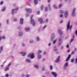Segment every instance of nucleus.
Listing matches in <instances>:
<instances>
[{
	"instance_id": "nucleus-1",
	"label": "nucleus",
	"mask_w": 77,
	"mask_h": 77,
	"mask_svg": "<svg viewBox=\"0 0 77 77\" xmlns=\"http://www.w3.org/2000/svg\"><path fill=\"white\" fill-rule=\"evenodd\" d=\"M72 26L71 25L70 26V22H68L67 25V30H69L70 29V30H71V29H72Z\"/></svg>"
},
{
	"instance_id": "nucleus-2",
	"label": "nucleus",
	"mask_w": 77,
	"mask_h": 77,
	"mask_svg": "<svg viewBox=\"0 0 77 77\" xmlns=\"http://www.w3.org/2000/svg\"><path fill=\"white\" fill-rule=\"evenodd\" d=\"M28 57H30L31 59H33L35 57V55H34V54L32 53V54H29L28 56Z\"/></svg>"
},
{
	"instance_id": "nucleus-3",
	"label": "nucleus",
	"mask_w": 77,
	"mask_h": 77,
	"mask_svg": "<svg viewBox=\"0 0 77 77\" xmlns=\"http://www.w3.org/2000/svg\"><path fill=\"white\" fill-rule=\"evenodd\" d=\"M31 24H32V25L34 26L35 25V22L34 20L31 19Z\"/></svg>"
},
{
	"instance_id": "nucleus-4",
	"label": "nucleus",
	"mask_w": 77,
	"mask_h": 77,
	"mask_svg": "<svg viewBox=\"0 0 77 77\" xmlns=\"http://www.w3.org/2000/svg\"><path fill=\"white\" fill-rule=\"evenodd\" d=\"M26 12H27L28 13H30L32 12V9L30 8H28L25 9Z\"/></svg>"
},
{
	"instance_id": "nucleus-5",
	"label": "nucleus",
	"mask_w": 77,
	"mask_h": 77,
	"mask_svg": "<svg viewBox=\"0 0 77 77\" xmlns=\"http://www.w3.org/2000/svg\"><path fill=\"white\" fill-rule=\"evenodd\" d=\"M68 13H69V12L68 11H66L65 12V17L66 18H67L68 17Z\"/></svg>"
},
{
	"instance_id": "nucleus-6",
	"label": "nucleus",
	"mask_w": 77,
	"mask_h": 77,
	"mask_svg": "<svg viewBox=\"0 0 77 77\" xmlns=\"http://www.w3.org/2000/svg\"><path fill=\"white\" fill-rule=\"evenodd\" d=\"M59 43L58 44V47H60V45H61V44H62V38H60L59 39Z\"/></svg>"
},
{
	"instance_id": "nucleus-7",
	"label": "nucleus",
	"mask_w": 77,
	"mask_h": 77,
	"mask_svg": "<svg viewBox=\"0 0 77 77\" xmlns=\"http://www.w3.org/2000/svg\"><path fill=\"white\" fill-rule=\"evenodd\" d=\"M38 21L40 22L41 24H42L43 23V19L42 18H38Z\"/></svg>"
},
{
	"instance_id": "nucleus-8",
	"label": "nucleus",
	"mask_w": 77,
	"mask_h": 77,
	"mask_svg": "<svg viewBox=\"0 0 77 77\" xmlns=\"http://www.w3.org/2000/svg\"><path fill=\"white\" fill-rule=\"evenodd\" d=\"M75 11H76V9L75 8H74L72 13V17H74L75 15Z\"/></svg>"
},
{
	"instance_id": "nucleus-9",
	"label": "nucleus",
	"mask_w": 77,
	"mask_h": 77,
	"mask_svg": "<svg viewBox=\"0 0 77 77\" xmlns=\"http://www.w3.org/2000/svg\"><path fill=\"white\" fill-rule=\"evenodd\" d=\"M54 33H52V34L51 39V41H53V39H54Z\"/></svg>"
},
{
	"instance_id": "nucleus-10",
	"label": "nucleus",
	"mask_w": 77,
	"mask_h": 77,
	"mask_svg": "<svg viewBox=\"0 0 77 77\" xmlns=\"http://www.w3.org/2000/svg\"><path fill=\"white\" fill-rule=\"evenodd\" d=\"M18 8L17 7V8L16 9H13L11 11V14H14V11H15V10H18Z\"/></svg>"
},
{
	"instance_id": "nucleus-11",
	"label": "nucleus",
	"mask_w": 77,
	"mask_h": 77,
	"mask_svg": "<svg viewBox=\"0 0 77 77\" xmlns=\"http://www.w3.org/2000/svg\"><path fill=\"white\" fill-rule=\"evenodd\" d=\"M71 57V54H70L69 55L66 60V62H67V61H68L69 60V59H70V57Z\"/></svg>"
},
{
	"instance_id": "nucleus-12",
	"label": "nucleus",
	"mask_w": 77,
	"mask_h": 77,
	"mask_svg": "<svg viewBox=\"0 0 77 77\" xmlns=\"http://www.w3.org/2000/svg\"><path fill=\"white\" fill-rule=\"evenodd\" d=\"M51 73L52 74V75H54V77H57V74L56 73V72H52Z\"/></svg>"
},
{
	"instance_id": "nucleus-13",
	"label": "nucleus",
	"mask_w": 77,
	"mask_h": 77,
	"mask_svg": "<svg viewBox=\"0 0 77 77\" xmlns=\"http://www.w3.org/2000/svg\"><path fill=\"white\" fill-rule=\"evenodd\" d=\"M60 56H58L57 58V59L55 60V62H59V61H60Z\"/></svg>"
},
{
	"instance_id": "nucleus-14",
	"label": "nucleus",
	"mask_w": 77,
	"mask_h": 77,
	"mask_svg": "<svg viewBox=\"0 0 77 77\" xmlns=\"http://www.w3.org/2000/svg\"><path fill=\"white\" fill-rule=\"evenodd\" d=\"M58 32L60 35H63V32H62L60 30H58Z\"/></svg>"
},
{
	"instance_id": "nucleus-15",
	"label": "nucleus",
	"mask_w": 77,
	"mask_h": 77,
	"mask_svg": "<svg viewBox=\"0 0 77 77\" xmlns=\"http://www.w3.org/2000/svg\"><path fill=\"white\" fill-rule=\"evenodd\" d=\"M20 24H23V21L24 20L22 18H20Z\"/></svg>"
},
{
	"instance_id": "nucleus-16",
	"label": "nucleus",
	"mask_w": 77,
	"mask_h": 77,
	"mask_svg": "<svg viewBox=\"0 0 77 77\" xmlns=\"http://www.w3.org/2000/svg\"><path fill=\"white\" fill-rule=\"evenodd\" d=\"M68 62H66L64 68H66V67H68Z\"/></svg>"
},
{
	"instance_id": "nucleus-17",
	"label": "nucleus",
	"mask_w": 77,
	"mask_h": 77,
	"mask_svg": "<svg viewBox=\"0 0 77 77\" xmlns=\"http://www.w3.org/2000/svg\"><path fill=\"white\" fill-rule=\"evenodd\" d=\"M22 53H23L22 54L23 56H26V53L25 52H21L20 53V54H22Z\"/></svg>"
},
{
	"instance_id": "nucleus-18",
	"label": "nucleus",
	"mask_w": 77,
	"mask_h": 77,
	"mask_svg": "<svg viewBox=\"0 0 77 77\" xmlns=\"http://www.w3.org/2000/svg\"><path fill=\"white\" fill-rule=\"evenodd\" d=\"M23 33L22 32H20L19 34V36H21L23 35Z\"/></svg>"
},
{
	"instance_id": "nucleus-19",
	"label": "nucleus",
	"mask_w": 77,
	"mask_h": 77,
	"mask_svg": "<svg viewBox=\"0 0 77 77\" xmlns=\"http://www.w3.org/2000/svg\"><path fill=\"white\" fill-rule=\"evenodd\" d=\"M38 59H40L41 57H42L41 56V55L38 54Z\"/></svg>"
},
{
	"instance_id": "nucleus-20",
	"label": "nucleus",
	"mask_w": 77,
	"mask_h": 77,
	"mask_svg": "<svg viewBox=\"0 0 77 77\" xmlns=\"http://www.w3.org/2000/svg\"><path fill=\"white\" fill-rule=\"evenodd\" d=\"M25 30L27 32H28V31H29L30 30V28H25Z\"/></svg>"
},
{
	"instance_id": "nucleus-21",
	"label": "nucleus",
	"mask_w": 77,
	"mask_h": 77,
	"mask_svg": "<svg viewBox=\"0 0 77 77\" xmlns=\"http://www.w3.org/2000/svg\"><path fill=\"white\" fill-rule=\"evenodd\" d=\"M42 53V51L41 50H38V53L37 54V55H39L40 53Z\"/></svg>"
},
{
	"instance_id": "nucleus-22",
	"label": "nucleus",
	"mask_w": 77,
	"mask_h": 77,
	"mask_svg": "<svg viewBox=\"0 0 77 77\" xmlns=\"http://www.w3.org/2000/svg\"><path fill=\"white\" fill-rule=\"evenodd\" d=\"M9 69V67H6L5 68V71H8Z\"/></svg>"
},
{
	"instance_id": "nucleus-23",
	"label": "nucleus",
	"mask_w": 77,
	"mask_h": 77,
	"mask_svg": "<svg viewBox=\"0 0 77 77\" xmlns=\"http://www.w3.org/2000/svg\"><path fill=\"white\" fill-rule=\"evenodd\" d=\"M34 2L35 5H37L38 3V1L37 0H34Z\"/></svg>"
},
{
	"instance_id": "nucleus-24",
	"label": "nucleus",
	"mask_w": 77,
	"mask_h": 77,
	"mask_svg": "<svg viewBox=\"0 0 77 77\" xmlns=\"http://www.w3.org/2000/svg\"><path fill=\"white\" fill-rule=\"evenodd\" d=\"M34 67L35 68H36L37 69L39 68V66H38L36 65H34Z\"/></svg>"
},
{
	"instance_id": "nucleus-25",
	"label": "nucleus",
	"mask_w": 77,
	"mask_h": 77,
	"mask_svg": "<svg viewBox=\"0 0 77 77\" xmlns=\"http://www.w3.org/2000/svg\"><path fill=\"white\" fill-rule=\"evenodd\" d=\"M26 62H30L31 61H30V60L29 59H27L26 60Z\"/></svg>"
},
{
	"instance_id": "nucleus-26",
	"label": "nucleus",
	"mask_w": 77,
	"mask_h": 77,
	"mask_svg": "<svg viewBox=\"0 0 77 77\" xmlns=\"http://www.w3.org/2000/svg\"><path fill=\"white\" fill-rule=\"evenodd\" d=\"M63 13H64V11L63 10H60V14H63Z\"/></svg>"
},
{
	"instance_id": "nucleus-27",
	"label": "nucleus",
	"mask_w": 77,
	"mask_h": 77,
	"mask_svg": "<svg viewBox=\"0 0 77 77\" xmlns=\"http://www.w3.org/2000/svg\"><path fill=\"white\" fill-rule=\"evenodd\" d=\"M5 9H6L5 7L3 8L2 9V11H5Z\"/></svg>"
},
{
	"instance_id": "nucleus-28",
	"label": "nucleus",
	"mask_w": 77,
	"mask_h": 77,
	"mask_svg": "<svg viewBox=\"0 0 77 77\" xmlns=\"http://www.w3.org/2000/svg\"><path fill=\"white\" fill-rule=\"evenodd\" d=\"M36 40L37 41H39V40H40L39 39V38L38 37H37V38Z\"/></svg>"
},
{
	"instance_id": "nucleus-29",
	"label": "nucleus",
	"mask_w": 77,
	"mask_h": 77,
	"mask_svg": "<svg viewBox=\"0 0 77 77\" xmlns=\"http://www.w3.org/2000/svg\"><path fill=\"white\" fill-rule=\"evenodd\" d=\"M50 69L51 70H52V69H53V66H50Z\"/></svg>"
},
{
	"instance_id": "nucleus-30",
	"label": "nucleus",
	"mask_w": 77,
	"mask_h": 77,
	"mask_svg": "<svg viewBox=\"0 0 77 77\" xmlns=\"http://www.w3.org/2000/svg\"><path fill=\"white\" fill-rule=\"evenodd\" d=\"M47 11H48V8H47V7H46L45 8V11L47 12Z\"/></svg>"
},
{
	"instance_id": "nucleus-31",
	"label": "nucleus",
	"mask_w": 77,
	"mask_h": 77,
	"mask_svg": "<svg viewBox=\"0 0 77 77\" xmlns=\"http://www.w3.org/2000/svg\"><path fill=\"white\" fill-rule=\"evenodd\" d=\"M53 7L55 8V9H57V7H56L55 5H54Z\"/></svg>"
},
{
	"instance_id": "nucleus-32",
	"label": "nucleus",
	"mask_w": 77,
	"mask_h": 77,
	"mask_svg": "<svg viewBox=\"0 0 77 77\" xmlns=\"http://www.w3.org/2000/svg\"><path fill=\"white\" fill-rule=\"evenodd\" d=\"M3 50V46H1L0 47V51H2Z\"/></svg>"
},
{
	"instance_id": "nucleus-33",
	"label": "nucleus",
	"mask_w": 77,
	"mask_h": 77,
	"mask_svg": "<svg viewBox=\"0 0 77 77\" xmlns=\"http://www.w3.org/2000/svg\"><path fill=\"white\" fill-rule=\"evenodd\" d=\"M56 41H57V39L55 40H54L53 42L54 44H55V43H56Z\"/></svg>"
},
{
	"instance_id": "nucleus-34",
	"label": "nucleus",
	"mask_w": 77,
	"mask_h": 77,
	"mask_svg": "<svg viewBox=\"0 0 77 77\" xmlns=\"http://www.w3.org/2000/svg\"><path fill=\"white\" fill-rule=\"evenodd\" d=\"M43 8H44V5H42L41 7V11H42V9H43Z\"/></svg>"
},
{
	"instance_id": "nucleus-35",
	"label": "nucleus",
	"mask_w": 77,
	"mask_h": 77,
	"mask_svg": "<svg viewBox=\"0 0 77 77\" xmlns=\"http://www.w3.org/2000/svg\"><path fill=\"white\" fill-rule=\"evenodd\" d=\"M63 14H61L60 15V18H62V17H63Z\"/></svg>"
},
{
	"instance_id": "nucleus-36",
	"label": "nucleus",
	"mask_w": 77,
	"mask_h": 77,
	"mask_svg": "<svg viewBox=\"0 0 77 77\" xmlns=\"http://www.w3.org/2000/svg\"><path fill=\"white\" fill-rule=\"evenodd\" d=\"M2 39H4L5 38V36H2Z\"/></svg>"
},
{
	"instance_id": "nucleus-37",
	"label": "nucleus",
	"mask_w": 77,
	"mask_h": 77,
	"mask_svg": "<svg viewBox=\"0 0 77 77\" xmlns=\"http://www.w3.org/2000/svg\"><path fill=\"white\" fill-rule=\"evenodd\" d=\"M74 58L71 60V62H74Z\"/></svg>"
},
{
	"instance_id": "nucleus-38",
	"label": "nucleus",
	"mask_w": 77,
	"mask_h": 77,
	"mask_svg": "<svg viewBox=\"0 0 77 77\" xmlns=\"http://www.w3.org/2000/svg\"><path fill=\"white\" fill-rule=\"evenodd\" d=\"M11 62L9 63V64L7 66L8 67H9V66H10V65H11Z\"/></svg>"
},
{
	"instance_id": "nucleus-39",
	"label": "nucleus",
	"mask_w": 77,
	"mask_h": 77,
	"mask_svg": "<svg viewBox=\"0 0 77 77\" xmlns=\"http://www.w3.org/2000/svg\"><path fill=\"white\" fill-rule=\"evenodd\" d=\"M33 41L32 40H31L30 41V44L33 43Z\"/></svg>"
},
{
	"instance_id": "nucleus-40",
	"label": "nucleus",
	"mask_w": 77,
	"mask_h": 77,
	"mask_svg": "<svg viewBox=\"0 0 77 77\" xmlns=\"http://www.w3.org/2000/svg\"><path fill=\"white\" fill-rule=\"evenodd\" d=\"M3 2L2 1L0 2V5H3Z\"/></svg>"
},
{
	"instance_id": "nucleus-41",
	"label": "nucleus",
	"mask_w": 77,
	"mask_h": 77,
	"mask_svg": "<svg viewBox=\"0 0 77 77\" xmlns=\"http://www.w3.org/2000/svg\"><path fill=\"white\" fill-rule=\"evenodd\" d=\"M18 29L19 30H20V29H21V26H19L18 28Z\"/></svg>"
},
{
	"instance_id": "nucleus-42",
	"label": "nucleus",
	"mask_w": 77,
	"mask_h": 77,
	"mask_svg": "<svg viewBox=\"0 0 77 77\" xmlns=\"http://www.w3.org/2000/svg\"><path fill=\"white\" fill-rule=\"evenodd\" d=\"M5 76L6 77H8L9 76V75H8V74H5Z\"/></svg>"
},
{
	"instance_id": "nucleus-43",
	"label": "nucleus",
	"mask_w": 77,
	"mask_h": 77,
	"mask_svg": "<svg viewBox=\"0 0 77 77\" xmlns=\"http://www.w3.org/2000/svg\"><path fill=\"white\" fill-rule=\"evenodd\" d=\"M61 7H62V4H60L59 6V8H60Z\"/></svg>"
},
{
	"instance_id": "nucleus-44",
	"label": "nucleus",
	"mask_w": 77,
	"mask_h": 77,
	"mask_svg": "<svg viewBox=\"0 0 77 77\" xmlns=\"http://www.w3.org/2000/svg\"><path fill=\"white\" fill-rule=\"evenodd\" d=\"M71 54L72 55V54H74V51H72L71 53Z\"/></svg>"
},
{
	"instance_id": "nucleus-45",
	"label": "nucleus",
	"mask_w": 77,
	"mask_h": 77,
	"mask_svg": "<svg viewBox=\"0 0 77 77\" xmlns=\"http://www.w3.org/2000/svg\"><path fill=\"white\" fill-rule=\"evenodd\" d=\"M37 15H39V14H40V12L39 11H38L37 12Z\"/></svg>"
},
{
	"instance_id": "nucleus-46",
	"label": "nucleus",
	"mask_w": 77,
	"mask_h": 77,
	"mask_svg": "<svg viewBox=\"0 0 77 77\" xmlns=\"http://www.w3.org/2000/svg\"><path fill=\"white\" fill-rule=\"evenodd\" d=\"M42 71H44L45 70V68H42Z\"/></svg>"
},
{
	"instance_id": "nucleus-47",
	"label": "nucleus",
	"mask_w": 77,
	"mask_h": 77,
	"mask_svg": "<svg viewBox=\"0 0 77 77\" xmlns=\"http://www.w3.org/2000/svg\"><path fill=\"white\" fill-rule=\"evenodd\" d=\"M47 27V26L46 25H45L44 26L43 28V29H45V27Z\"/></svg>"
},
{
	"instance_id": "nucleus-48",
	"label": "nucleus",
	"mask_w": 77,
	"mask_h": 77,
	"mask_svg": "<svg viewBox=\"0 0 77 77\" xmlns=\"http://www.w3.org/2000/svg\"><path fill=\"white\" fill-rule=\"evenodd\" d=\"M2 39V36H1V35H0V41H1Z\"/></svg>"
},
{
	"instance_id": "nucleus-49",
	"label": "nucleus",
	"mask_w": 77,
	"mask_h": 77,
	"mask_svg": "<svg viewBox=\"0 0 77 77\" xmlns=\"http://www.w3.org/2000/svg\"><path fill=\"white\" fill-rule=\"evenodd\" d=\"M8 22H9V20H6L7 24H8Z\"/></svg>"
},
{
	"instance_id": "nucleus-50",
	"label": "nucleus",
	"mask_w": 77,
	"mask_h": 77,
	"mask_svg": "<svg viewBox=\"0 0 77 77\" xmlns=\"http://www.w3.org/2000/svg\"><path fill=\"white\" fill-rule=\"evenodd\" d=\"M67 48H69V45L68 44L66 46Z\"/></svg>"
},
{
	"instance_id": "nucleus-51",
	"label": "nucleus",
	"mask_w": 77,
	"mask_h": 77,
	"mask_svg": "<svg viewBox=\"0 0 77 77\" xmlns=\"http://www.w3.org/2000/svg\"><path fill=\"white\" fill-rule=\"evenodd\" d=\"M63 46H61V50L63 49Z\"/></svg>"
},
{
	"instance_id": "nucleus-52",
	"label": "nucleus",
	"mask_w": 77,
	"mask_h": 77,
	"mask_svg": "<svg viewBox=\"0 0 77 77\" xmlns=\"http://www.w3.org/2000/svg\"><path fill=\"white\" fill-rule=\"evenodd\" d=\"M48 46H50V45H51V43H49V44H48Z\"/></svg>"
},
{
	"instance_id": "nucleus-53",
	"label": "nucleus",
	"mask_w": 77,
	"mask_h": 77,
	"mask_svg": "<svg viewBox=\"0 0 77 77\" xmlns=\"http://www.w3.org/2000/svg\"><path fill=\"white\" fill-rule=\"evenodd\" d=\"M25 45L24 44V43L22 44V46H23V47H24Z\"/></svg>"
},
{
	"instance_id": "nucleus-54",
	"label": "nucleus",
	"mask_w": 77,
	"mask_h": 77,
	"mask_svg": "<svg viewBox=\"0 0 77 77\" xmlns=\"http://www.w3.org/2000/svg\"><path fill=\"white\" fill-rule=\"evenodd\" d=\"M72 41H73V39H71V41H70V42H72Z\"/></svg>"
},
{
	"instance_id": "nucleus-55",
	"label": "nucleus",
	"mask_w": 77,
	"mask_h": 77,
	"mask_svg": "<svg viewBox=\"0 0 77 77\" xmlns=\"http://www.w3.org/2000/svg\"><path fill=\"white\" fill-rule=\"evenodd\" d=\"M75 34L77 35V30L76 31Z\"/></svg>"
},
{
	"instance_id": "nucleus-56",
	"label": "nucleus",
	"mask_w": 77,
	"mask_h": 77,
	"mask_svg": "<svg viewBox=\"0 0 77 77\" xmlns=\"http://www.w3.org/2000/svg\"><path fill=\"white\" fill-rule=\"evenodd\" d=\"M29 75H26V77H29Z\"/></svg>"
},
{
	"instance_id": "nucleus-57",
	"label": "nucleus",
	"mask_w": 77,
	"mask_h": 77,
	"mask_svg": "<svg viewBox=\"0 0 77 77\" xmlns=\"http://www.w3.org/2000/svg\"><path fill=\"white\" fill-rule=\"evenodd\" d=\"M46 53V52H44L43 53V54H45Z\"/></svg>"
},
{
	"instance_id": "nucleus-58",
	"label": "nucleus",
	"mask_w": 77,
	"mask_h": 77,
	"mask_svg": "<svg viewBox=\"0 0 77 77\" xmlns=\"http://www.w3.org/2000/svg\"><path fill=\"white\" fill-rule=\"evenodd\" d=\"M17 20V19H15L14 20V21H16Z\"/></svg>"
},
{
	"instance_id": "nucleus-59",
	"label": "nucleus",
	"mask_w": 77,
	"mask_h": 77,
	"mask_svg": "<svg viewBox=\"0 0 77 77\" xmlns=\"http://www.w3.org/2000/svg\"><path fill=\"white\" fill-rule=\"evenodd\" d=\"M48 3H50V0H48Z\"/></svg>"
},
{
	"instance_id": "nucleus-60",
	"label": "nucleus",
	"mask_w": 77,
	"mask_h": 77,
	"mask_svg": "<svg viewBox=\"0 0 77 77\" xmlns=\"http://www.w3.org/2000/svg\"><path fill=\"white\" fill-rule=\"evenodd\" d=\"M48 19H47L46 20V22H48Z\"/></svg>"
},
{
	"instance_id": "nucleus-61",
	"label": "nucleus",
	"mask_w": 77,
	"mask_h": 77,
	"mask_svg": "<svg viewBox=\"0 0 77 77\" xmlns=\"http://www.w3.org/2000/svg\"><path fill=\"white\" fill-rule=\"evenodd\" d=\"M48 7H49V8H50V4H49L48 5Z\"/></svg>"
},
{
	"instance_id": "nucleus-62",
	"label": "nucleus",
	"mask_w": 77,
	"mask_h": 77,
	"mask_svg": "<svg viewBox=\"0 0 77 77\" xmlns=\"http://www.w3.org/2000/svg\"><path fill=\"white\" fill-rule=\"evenodd\" d=\"M63 23V20H61L60 22V23Z\"/></svg>"
},
{
	"instance_id": "nucleus-63",
	"label": "nucleus",
	"mask_w": 77,
	"mask_h": 77,
	"mask_svg": "<svg viewBox=\"0 0 77 77\" xmlns=\"http://www.w3.org/2000/svg\"><path fill=\"white\" fill-rule=\"evenodd\" d=\"M77 50V48H75V51H76Z\"/></svg>"
},
{
	"instance_id": "nucleus-64",
	"label": "nucleus",
	"mask_w": 77,
	"mask_h": 77,
	"mask_svg": "<svg viewBox=\"0 0 77 77\" xmlns=\"http://www.w3.org/2000/svg\"><path fill=\"white\" fill-rule=\"evenodd\" d=\"M33 18V15H32V16L30 17V18L32 19Z\"/></svg>"
}]
</instances>
